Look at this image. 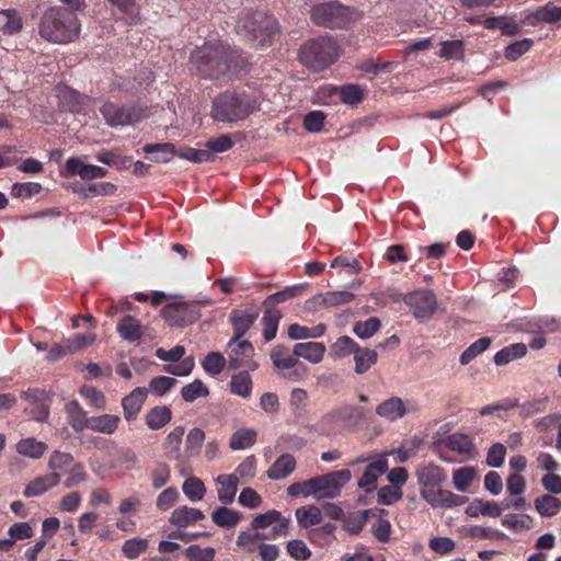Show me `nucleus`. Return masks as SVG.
Returning <instances> with one entry per match:
<instances>
[{
  "instance_id": "nucleus-31",
  "label": "nucleus",
  "mask_w": 561,
  "mask_h": 561,
  "mask_svg": "<svg viewBox=\"0 0 561 561\" xmlns=\"http://www.w3.org/2000/svg\"><path fill=\"white\" fill-rule=\"evenodd\" d=\"M68 423L71 428L79 433L88 428L90 417L77 400L70 401L66 407Z\"/></svg>"
},
{
  "instance_id": "nucleus-39",
  "label": "nucleus",
  "mask_w": 561,
  "mask_h": 561,
  "mask_svg": "<svg viewBox=\"0 0 561 561\" xmlns=\"http://www.w3.org/2000/svg\"><path fill=\"white\" fill-rule=\"evenodd\" d=\"M282 319V312L276 308H265L262 324H263V337L266 342L272 341L277 333L278 323Z\"/></svg>"
},
{
  "instance_id": "nucleus-50",
  "label": "nucleus",
  "mask_w": 561,
  "mask_h": 561,
  "mask_svg": "<svg viewBox=\"0 0 561 561\" xmlns=\"http://www.w3.org/2000/svg\"><path fill=\"white\" fill-rule=\"evenodd\" d=\"M18 453L34 459L43 456L46 450V445L37 442L35 438L22 439L16 445Z\"/></svg>"
},
{
  "instance_id": "nucleus-26",
  "label": "nucleus",
  "mask_w": 561,
  "mask_h": 561,
  "mask_svg": "<svg viewBox=\"0 0 561 561\" xmlns=\"http://www.w3.org/2000/svg\"><path fill=\"white\" fill-rule=\"evenodd\" d=\"M204 518L205 515L201 510L184 505L175 508L169 520L173 526L184 528Z\"/></svg>"
},
{
  "instance_id": "nucleus-58",
  "label": "nucleus",
  "mask_w": 561,
  "mask_h": 561,
  "mask_svg": "<svg viewBox=\"0 0 561 561\" xmlns=\"http://www.w3.org/2000/svg\"><path fill=\"white\" fill-rule=\"evenodd\" d=\"M474 474V469L471 467L456 469L453 473V483L455 489L457 491L465 492L471 484Z\"/></svg>"
},
{
  "instance_id": "nucleus-10",
  "label": "nucleus",
  "mask_w": 561,
  "mask_h": 561,
  "mask_svg": "<svg viewBox=\"0 0 561 561\" xmlns=\"http://www.w3.org/2000/svg\"><path fill=\"white\" fill-rule=\"evenodd\" d=\"M227 351L229 369L247 368L255 370L259 367L253 359L254 347L248 340L231 339L227 344Z\"/></svg>"
},
{
  "instance_id": "nucleus-11",
  "label": "nucleus",
  "mask_w": 561,
  "mask_h": 561,
  "mask_svg": "<svg viewBox=\"0 0 561 561\" xmlns=\"http://www.w3.org/2000/svg\"><path fill=\"white\" fill-rule=\"evenodd\" d=\"M415 319L423 321L430 319L437 307L436 296L432 290H416L404 298Z\"/></svg>"
},
{
  "instance_id": "nucleus-6",
  "label": "nucleus",
  "mask_w": 561,
  "mask_h": 561,
  "mask_svg": "<svg viewBox=\"0 0 561 561\" xmlns=\"http://www.w3.org/2000/svg\"><path fill=\"white\" fill-rule=\"evenodd\" d=\"M270 357L283 378L299 382L308 377L309 369L298 359L295 347L290 351L287 346L278 344L272 348Z\"/></svg>"
},
{
  "instance_id": "nucleus-20",
  "label": "nucleus",
  "mask_w": 561,
  "mask_h": 561,
  "mask_svg": "<svg viewBox=\"0 0 561 561\" xmlns=\"http://www.w3.org/2000/svg\"><path fill=\"white\" fill-rule=\"evenodd\" d=\"M147 396L148 389L146 387H137L129 394L123 398L122 407L126 421L130 422L137 419Z\"/></svg>"
},
{
  "instance_id": "nucleus-4",
  "label": "nucleus",
  "mask_w": 561,
  "mask_h": 561,
  "mask_svg": "<svg viewBox=\"0 0 561 561\" xmlns=\"http://www.w3.org/2000/svg\"><path fill=\"white\" fill-rule=\"evenodd\" d=\"M251 112V103L244 94L224 92L215 98L210 115L214 121L236 124L245 119Z\"/></svg>"
},
{
  "instance_id": "nucleus-42",
  "label": "nucleus",
  "mask_w": 561,
  "mask_h": 561,
  "mask_svg": "<svg viewBox=\"0 0 561 561\" xmlns=\"http://www.w3.org/2000/svg\"><path fill=\"white\" fill-rule=\"evenodd\" d=\"M527 353V346L524 343H514L499 351L494 355V363L497 366H503L514 359L522 358Z\"/></svg>"
},
{
  "instance_id": "nucleus-57",
  "label": "nucleus",
  "mask_w": 561,
  "mask_h": 561,
  "mask_svg": "<svg viewBox=\"0 0 561 561\" xmlns=\"http://www.w3.org/2000/svg\"><path fill=\"white\" fill-rule=\"evenodd\" d=\"M175 156L194 163L208 162L214 159V156L210 153V150H205V148L195 149L191 147H184L176 151Z\"/></svg>"
},
{
  "instance_id": "nucleus-55",
  "label": "nucleus",
  "mask_w": 561,
  "mask_h": 561,
  "mask_svg": "<svg viewBox=\"0 0 561 561\" xmlns=\"http://www.w3.org/2000/svg\"><path fill=\"white\" fill-rule=\"evenodd\" d=\"M380 327V320L376 317H371L365 321H357L353 327V332L359 339H369L379 331Z\"/></svg>"
},
{
  "instance_id": "nucleus-64",
  "label": "nucleus",
  "mask_w": 561,
  "mask_h": 561,
  "mask_svg": "<svg viewBox=\"0 0 561 561\" xmlns=\"http://www.w3.org/2000/svg\"><path fill=\"white\" fill-rule=\"evenodd\" d=\"M215 553L214 548H202L197 545H192L185 549L186 557L192 561H213Z\"/></svg>"
},
{
  "instance_id": "nucleus-19",
  "label": "nucleus",
  "mask_w": 561,
  "mask_h": 561,
  "mask_svg": "<svg viewBox=\"0 0 561 561\" xmlns=\"http://www.w3.org/2000/svg\"><path fill=\"white\" fill-rule=\"evenodd\" d=\"M407 413L405 402L397 396L386 399L376 407V414L388 422H396Z\"/></svg>"
},
{
  "instance_id": "nucleus-21",
  "label": "nucleus",
  "mask_w": 561,
  "mask_h": 561,
  "mask_svg": "<svg viewBox=\"0 0 561 561\" xmlns=\"http://www.w3.org/2000/svg\"><path fill=\"white\" fill-rule=\"evenodd\" d=\"M116 330L119 336L129 343L139 341L145 333V328L140 324V321L129 314L124 316L118 321Z\"/></svg>"
},
{
  "instance_id": "nucleus-13",
  "label": "nucleus",
  "mask_w": 561,
  "mask_h": 561,
  "mask_svg": "<svg viewBox=\"0 0 561 561\" xmlns=\"http://www.w3.org/2000/svg\"><path fill=\"white\" fill-rule=\"evenodd\" d=\"M355 295L348 290L327 291L318 294L306 301V308L317 311L322 308H335L354 300Z\"/></svg>"
},
{
  "instance_id": "nucleus-7",
  "label": "nucleus",
  "mask_w": 561,
  "mask_h": 561,
  "mask_svg": "<svg viewBox=\"0 0 561 561\" xmlns=\"http://www.w3.org/2000/svg\"><path fill=\"white\" fill-rule=\"evenodd\" d=\"M209 302V299L199 301L175 300L162 308L161 316L171 327H186L201 318V306Z\"/></svg>"
},
{
  "instance_id": "nucleus-51",
  "label": "nucleus",
  "mask_w": 561,
  "mask_h": 561,
  "mask_svg": "<svg viewBox=\"0 0 561 561\" xmlns=\"http://www.w3.org/2000/svg\"><path fill=\"white\" fill-rule=\"evenodd\" d=\"M491 345V339L488 336L480 337L467 347L460 355L459 362L461 365H467L473 360L478 355L483 353Z\"/></svg>"
},
{
  "instance_id": "nucleus-44",
  "label": "nucleus",
  "mask_w": 561,
  "mask_h": 561,
  "mask_svg": "<svg viewBox=\"0 0 561 561\" xmlns=\"http://www.w3.org/2000/svg\"><path fill=\"white\" fill-rule=\"evenodd\" d=\"M257 433L252 428H240L236 431L229 442L232 450H241L253 446L256 442Z\"/></svg>"
},
{
  "instance_id": "nucleus-16",
  "label": "nucleus",
  "mask_w": 561,
  "mask_h": 561,
  "mask_svg": "<svg viewBox=\"0 0 561 561\" xmlns=\"http://www.w3.org/2000/svg\"><path fill=\"white\" fill-rule=\"evenodd\" d=\"M415 476L421 489H434L440 486L447 479L446 471L434 462L420 465Z\"/></svg>"
},
{
  "instance_id": "nucleus-45",
  "label": "nucleus",
  "mask_w": 561,
  "mask_h": 561,
  "mask_svg": "<svg viewBox=\"0 0 561 561\" xmlns=\"http://www.w3.org/2000/svg\"><path fill=\"white\" fill-rule=\"evenodd\" d=\"M445 446L459 455H469L473 449V443L466 434L455 433L444 440Z\"/></svg>"
},
{
  "instance_id": "nucleus-17",
  "label": "nucleus",
  "mask_w": 561,
  "mask_h": 561,
  "mask_svg": "<svg viewBox=\"0 0 561 561\" xmlns=\"http://www.w3.org/2000/svg\"><path fill=\"white\" fill-rule=\"evenodd\" d=\"M106 174V169L84 163L80 157H71L65 164V175L67 176L79 175L82 180H94L104 178Z\"/></svg>"
},
{
  "instance_id": "nucleus-14",
  "label": "nucleus",
  "mask_w": 561,
  "mask_h": 561,
  "mask_svg": "<svg viewBox=\"0 0 561 561\" xmlns=\"http://www.w3.org/2000/svg\"><path fill=\"white\" fill-rule=\"evenodd\" d=\"M420 494L433 507L451 508L468 502L467 496L443 489H421Z\"/></svg>"
},
{
  "instance_id": "nucleus-28",
  "label": "nucleus",
  "mask_w": 561,
  "mask_h": 561,
  "mask_svg": "<svg viewBox=\"0 0 561 561\" xmlns=\"http://www.w3.org/2000/svg\"><path fill=\"white\" fill-rule=\"evenodd\" d=\"M466 514L470 517H478L479 515L499 517L502 514V507L499 503L493 501H484L482 499H474L466 508Z\"/></svg>"
},
{
  "instance_id": "nucleus-52",
  "label": "nucleus",
  "mask_w": 561,
  "mask_h": 561,
  "mask_svg": "<svg viewBox=\"0 0 561 561\" xmlns=\"http://www.w3.org/2000/svg\"><path fill=\"white\" fill-rule=\"evenodd\" d=\"M209 389L199 379H195L193 382L185 385L181 389V396L185 402L192 403L199 397H207Z\"/></svg>"
},
{
  "instance_id": "nucleus-5",
  "label": "nucleus",
  "mask_w": 561,
  "mask_h": 561,
  "mask_svg": "<svg viewBox=\"0 0 561 561\" xmlns=\"http://www.w3.org/2000/svg\"><path fill=\"white\" fill-rule=\"evenodd\" d=\"M339 55V46L331 37L311 39L299 50L300 61L314 71L323 70L335 62Z\"/></svg>"
},
{
  "instance_id": "nucleus-15",
  "label": "nucleus",
  "mask_w": 561,
  "mask_h": 561,
  "mask_svg": "<svg viewBox=\"0 0 561 561\" xmlns=\"http://www.w3.org/2000/svg\"><path fill=\"white\" fill-rule=\"evenodd\" d=\"M522 23L535 26L539 23L553 24L561 21V7L553 2L538 7L535 10H525L522 12Z\"/></svg>"
},
{
  "instance_id": "nucleus-18",
  "label": "nucleus",
  "mask_w": 561,
  "mask_h": 561,
  "mask_svg": "<svg viewBox=\"0 0 561 561\" xmlns=\"http://www.w3.org/2000/svg\"><path fill=\"white\" fill-rule=\"evenodd\" d=\"M388 470V461L386 458H379L370 462L360 479L357 482V486L369 493L376 489L377 480Z\"/></svg>"
},
{
  "instance_id": "nucleus-59",
  "label": "nucleus",
  "mask_w": 561,
  "mask_h": 561,
  "mask_svg": "<svg viewBox=\"0 0 561 561\" xmlns=\"http://www.w3.org/2000/svg\"><path fill=\"white\" fill-rule=\"evenodd\" d=\"M534 45L531 38H524L510 44L505 48L504 56L507 60L515 61L525 53H527Z\"/></svg>"
},
{
  "instance_id": "nucleus-34",
  "label": "nucleus",
  "mask_w": 561,
  "mask_h": 561,
  "mask_svg": "<svg viewBox=\"0 0 561 561\" xmlns=\"http://www.w3.org/2000/svg\"><path fill=\"white\" fill-rule=\"evenodd\" d=\"M377 359L378 353L376 350L358 346L354 353V371L357 375L367 373L377 363Z\"/></svg>"
},
{
  "instance_id": "nucleus-60",
  "label": "nucleus",
  "mask_w": 561,
  "mask_h": 561,
  "mask_svg": "<svg viewBox=\"0 0 561 561\" xmlns=\"http://www.w3.org/2000/svg\"><path fill=\"white\" fill-rule=\"evenodd\" d=\"M548 397L535 398L523 404H518L516 408H519V414L523 417H529L534 414L542 412L548 403Z\"/></svg>"
},
{
  "instance_id": "nucleus-1",
  "label": "nucleus",
  "mask_w": 561,
  "mask_h": 561,
  "mask_svg": "<svg viewBox=\"0 0 561 561\" xmlns=\"http://www.w3.org/2000/svg\"><path fill=\"white\" fill-rule=\"evenodd\" d=\"M192 70L205 79L237 76L245 71L248 60L228 44L215 41L197 47L191 55Z\"/></svg>"
},
{
  "instance_id": "nucleus-40",
  "label": "nucleus",
  "mask_w": 561,
  "mask_h": 561,
  "mask_svg": "<svg viewBox=\"0 0 561 561\" xmlns=\"http://www.w3.org/2000/svg\"><path fill=\"white\" fill-rule=\"evenodd\" d=\"M242 518V514L227 508L226 506L218 507L213 511L211 519L213 522L221 527V528H233Z\"/></svg>"
},
{
  "instance_id": "nucleus-23",
  "label": "nucleus",
  "mask_w": 561,
  "mask_h": 561,
  "mask_svg": "<svg viewBox=\"0 0 561 561\" xmlns=\"http://www.w3.org/2000/svg\"><path fill=\"white\" fill-rule=\"evenodd\" d=\"M60 472H51L31 481L24 489L23 494L26 497L39 496L60 481Z\"/></svg>"
},
{
  "instance_id": "nucleus-35",
  "label": "nucleus",
  "mask_w": 561,
  "mask_h": 561,
  "mask_svg": "<svg viewBox=\"0 0 561 561\" xmlns=\"http://www.w3.org/2000/svg\"><path fill=\"white\" fill-rule=\"evenodd\" d=\"M204 442L205 432L203 430L194 427L187 433L183 451L184 463L199 454Z\"/></svg>"
},
{
  "instance_id": "nucleus-46",
  "label": "nucleus",
  "mask_w": 561,
  "mask_h": 561,
  "mask_svg": "<svg viewBox=\"0 0 561 561\" xmlns=\"http://www.w3.org/2000/svg\"><path fill=\"white\" fill-rule=\"evenodd\" d=\"M535 508L540 515L551 517L561 510V501L553 495L545 494L535 500Z\"/></svg>"
},
{
  "instance_id": "nucleus-30",
  "label": "nucleus",
  "mask_w": 561,
  "mask_h": 561,
  "mask_svg": "<svg viewBox=\"0 0 561 561\" xmlns=\"http://www.w3.org/2000/svg\"><path fill=\"white\" fill-rule=\"evenodd\" d=\"M216 482L220 484L218 500L225 505L231 504L238 489V477L236 474H219Z\"/></svg>"
},
{
  "instance_id": "nucleus-38",
  "label": "nucleus",
  "mask_w": 561,
  "mask_h": 561,
  "mask_svg": "<svg viewBox=\"0 0 561 561\" xmlns=\"http://www.w3.org/2000/svg\"><path fill=\"white\" fill-rule=\"evenodd\" d=\"M22 18L15 9L0 10V31L13 35L22 30Z\"/></svg>"
},
{
  "instance_id": "nucleus-41",
  "label": "nucleus",
  "mask_w": 561,
  "mask_h": 561,
  "mask_svg": "<svg viewBox=\"0 0 561 561\" xmlns=\"http://www.w3.org/2000/svg\"><path fill=\"white\" fill-rule=\"evenodd\" d=\"M296 518L300 527L309 528L322 522V512L316 505H306L296 510Z\"/></svg>"
},
{
  "instance_id": "nucleus-29",
  "label": "nucleus",
  "mask_w": 561,
  "mask_h": 561,
  "mask_svg": "<svg viewBox=\"0 0 561 561\" xmlns=\"http://www.w3.org/2000/svg\"><path fill=\"white\" fill-rule=\"evenodd\" d=\"M119 423L121 419L118 415L102 414L99 416H91L88 428L96 433L112 435L117 431Z\"/></svg>"
},
{
  "instance_id": "nucleus-54",
  "label": "nucleus",
  "mask_w": 561,
  "mask_h": 561,
  "mask_svg": "<svg viewBox=\"0 0 561 561\" xmlns=\"http://www.w3.org/2000/svg\"><path fill=\"white\" fill-rule=\"evenodd\" d=\"M227 359L218 352H210L202 362V366L206 373L216 376L226 367Z\"/></svg>"
},
{
  "instance_id": "nucleus-12",
  "label": "nucleus",
  "mask_w": 561,
  "mask_h": 561,
  "mask_svg": "<svg viewBox=\"0 0 561 561\" xmlns=\"http://www.w3.org/2000/svg\"><path fill=\"white\" fill-rule=\"evenodd\" d=\"M101 113L106 124L112 127L131 125L140 119V112L134 106L106 103Z\"/></svg>"
},
{
  "instance_id": "nucleus-25",
  "label": "nucleus",
  "mask_w": 561,
  "mask_h": 561,
  "mask_svg": "<svg viewBox=\"0 0 561 561\" xmlns=\"http://www.w3.org/2000/svg\"><path fill=\"white\" fill-rule=\"evenodd\" d=\"M257 319L256 312H247L243 310H233L229 320L233 328V336L231 339L240 340Z\"/></svg>"
},
{
  "instance_id": "nucleus-3",
  "label": "nucleus",
  "mask_w": 561,
  "mask_h": 561,
  "mask_svg": "<svg viewBox=\"0 0 561 561\" xmlns=\"http://www.w3.org/2000/svg\"><path fill=\"white\" fill-rule=\"evenodd\" d=\"M236 27L257 47L270 44L279 31L277 20L263 11L242 12Z\"/></svg>"
},
{
  "instance_id": "nucleus-61",
  "label": "nucleus",
  "mask_w": 561,
  "mask_h": 561,
  "mask_svg": "<svg viewBox=\"0 0 561 561\" xmlns=\"http://www.w3.org/2000/svg\"><path fill=\"white\" fill-rule=\"evenodd\" d=\"M176 383V380L172 377L159 376L154 377L149 382L148 391L150 390L157 397L164 396L171 388Z\"/></svg>"
},
{
  "instance_id": "nucleus-62",
  "label": "nucleus",
  "mask_w": 561,
  "mask_h": 561,
  "mask_svg": "<svg viewBox=\"0 0 561 561\" xmlns=\"http://www.w3.org/2000/svg\"><path fill=\"white\" fill-rule=\"evenodd\" d=\"M286 550L293 559L298 561H306L311 557L310 549L302 540L299 539L288 541Z\"/></svg>"
},
{
  "instance_id": "nucleus-47",
  "label": "nucleus",
  "mask_w": 561,
  "mask_h": 561,
  "mask_svg": "<svg viewBox=\"0 0 561 561\" xmlns=\"http://www.w3.org/2000/svg\"><path fill=\"white\" fill-rule=\"evenodd\" d=\"M358 344L350 336L339 337L330 347V355L333 358H344L351 354L354 355L358 348Z\"/></svg>"
},
{
  "instance_id": "nucleus-9",
  "label": "nucleus",
  "mask_w": 561,
  "mask_h": 561,
  "mask_svg": "<svg viewBox=\"0 0 561 561\" xmlns=\"http://www.w3.org/2000/svg\"><path fill=\"white\" fill-rule=\"evenodd\" d=\"M352 473L348 469H342L313 479L314 499H335L341 494L342 488L350 482Z\"/></svg>"
},
{
  "instance_id": "nucleus-49",
  "label": "nucleus",
  "mask_w": 561,
  "mask_h": 561,
  "mask_svg": "<svg viewBox=\"0 0 561 561\" xmlns=\"http://www.w3.org/2000/svg\"><path fill=\"white\" fill-rule=\"evenodd\" d=\"M230 388L234 394L247 398L252 390V380L248 371L233 375L230 380Z\"/></svg>"
},
{
  "instance_id": "nucleus-22",
  "label": "nucleus",
  "mask_w": 561,
  "mask_h": 561,
  "mask_svg": "<svg viewBox=\"0 0 561 561\" xmlns=\"http://www.w3.org/2000/svg\"><path fill=\"white\" fill-rule=\"evenodd\" d=\"M297 467L296 459L293 455L282 454L266 471V476L271 480H282L291 474Z\"/></svg>"
},
{
  "instance_id": "nucleus-24",
  "label": "nucleus",
  "mask_w": 561,
  "mask_h": 561,
  "mask_svg": "<svg viewBox=\"0 0 561 561\" xmlns=\"http://www.w3.org/2000/svg\"><path fill=\"white\" fill-rule=\"evenodd\" d=\"M184 433L183 426H176L167 435L163 442V449L167 457L181 463H184L183 453H181Z\"/></svg>"
},
{
  "instance_id": "nucleus-53",
  "label": "nucleus",
  "mask_w": 561,
  "mask_h": 561,
  "mask_svg": "<svg viewBox=\"0 0 561 561\" xmlns=\"http://www.w3.org/2000/svg\"><path fill=\"white\" fill-rule=\"evenodd\" d=\"M148 546L145 538H131L123 543L122 552L127 559L135 560L148 549Z\"/></svg>"
},
{
  "instance_id": "nucleus-33",
  "label": "nucleus",
  "mask_w": 561,
  "mask_h": 561,
  "mask_svg": "<svg viewBox=\"0 0 561 561\" xmlns=\"http://www.w3.org/2000/svg\"><path fill=\"white\" fill-rule=\"evenodd\" d=\"M341 422L336 415L335 409L325 413L314 425L311 426V430L319 435L331 436L341 432L342 430Z\"/></svg>"
},
{
  "instance_id": "nucleus-43",
  "label": "nucleus",
  "mask_w": 561,
  "mask_h": 561,
  "mask_svg": "<svg viewBox=\"0 0 561 561\" xmlns=\"http://www.w3.org/2000/svg\"><path fill=\"white\" fill-rule=\"evenodd\" d=\"M146 154H154L152 160L156 162H169L175 154L176 150L174 145L170 142L162 144H148L144 147Z\"/></svg>"
},
{
  "instance_id": "nucleus-56",
  "label": "nucleus",
  "mask_w": 561,
  "mask_h": 561,
  "mask_svg": "<svg viewBox=\"0 0 561 561\" xmlns=\"http://www.w3.org/2000/svg\"><path fill=\"white\" fill-rule=\"evenodd\" d=\"M438 56L445 59H463V42L461 39L444 41Z\"/></svg>"
},
{
  "instance_id": "nucleus-37",
  "label": "nucleus",
  "mask_w": 561,
  "mask_h": 561,
  "mask_svg": "<svg viewBox=\"0 0 561 561\" xmlns=\"http://www.w3.org/2000/svg\"><path fill=\"white\" fill-rule=\"evenodd\" d=\"M327 331L324 323H319L312 328L293 323L288 327L287 334L291 340H307L322 336Z\"/></svg>"
},
{
  "instance_id": "nucleus-32",
  "label": "nucleus",
  "mask_w": 561,
  "mask_h": 561,
  "mask_svg": "<svg viewBox=\"0 0 561 561\" xmlns=\"http://www.w3.org/2000/svg\"><path fill=\"white\" fill-rule=\"evenodd\" d=\"M296 355L307 359L312 364H318L323 359L325 345L321 342H304L295 344Z\"/></svg>"
},
{
  "instance_id": "nucleus-8",
  "label": "nucleus",
  "mask_w": 561,
  "mask_h": 561,
  "mask_svg": "<svg viewBox=\"0 0 561 561\" xmlns=\"http://www.w3.org/2000/svg\"><path fill=\"white\" fill-rule=\"evenodd\" d=\"M310 18L314 24L331 28L344 27L352 19L350 9L339 2H323L313 5Z\"/></svg>"
},
{
  "instance_id": "nucleus-36",
  "label": "nucleus",
  "mask_w": 561,
  "mask_h": 561,
  "mask_svg": "<svg viewBox=\"0 0 561 561\" xmlns=\"http://www.w3.org/2000/svg\"><path fill=\"white\" fill-rule=\"evenodd\" d=\"M172 420V411L167 405L154 407L148 411L145 421L150 430L157 431L165 426Z\"/></svg>"
},
{
  "instance_id": "nucleus-63",
  "label": "nucleus",
  "mask_w": 561,
  "mask_h": 561,
  "mask_svg": "<svg viewBox=\"0 0 561 561\" xmlns=\"http://www.w3.org/2000/svg\"><path fill=\"white\" fill-rule=\"evenodd\" d=\"M506 455V447L501 443L493 444L486 454V465L492 468L503 466Z\"/></svg>"
},
{
  "instance_id": "nucleus-2",
  "label": "nucleus",
  "mask_w": 561,
  "mask_h": 561,
  "mask_svg": "<svg viewBox=\"0 0 561 561\" xmlns=\"http://www.w3.org/2000/svg\"><path fill=\"white\" fill-rule=\"evenodd\" d=\"M38 31L48 42L67 44L79 36L80 22L76 13L61 7H51L43 13Z\"/></svg>"
},
{
  "instance_id": "nucleus-48",
  "label": "nucleus",
  "mask_w": 561,
  "mask_h": 561,
  "mask_svg": "<svg viewBox=\"0 0 561 561\" xmlns=\"http://www.w3.org/2000/svg\"><path fill=\"white\" fill-rule=\"evenodd\" d=\"M183 493L192 502H198L203 500L206 494V488L204 482L196 478H187L182 485Z\"/></svg>"
},
{
  "instance_id": "nucleus-27",
  "label": "nucleus",
  "mask_w": 561,
  "mask_h": 561,
  "mask_svg": "<svg viewBox=\"0 0 561 561\" xmlns=\"http://www.w3.org/2000/svg\"><path fill=\"white\" fill-rule=\"evenodd\" d=\"M335 411L343 428L354 427L366 417V412L363 407L344 404L335 408Z\"/></svg>"
}]
</instances>
